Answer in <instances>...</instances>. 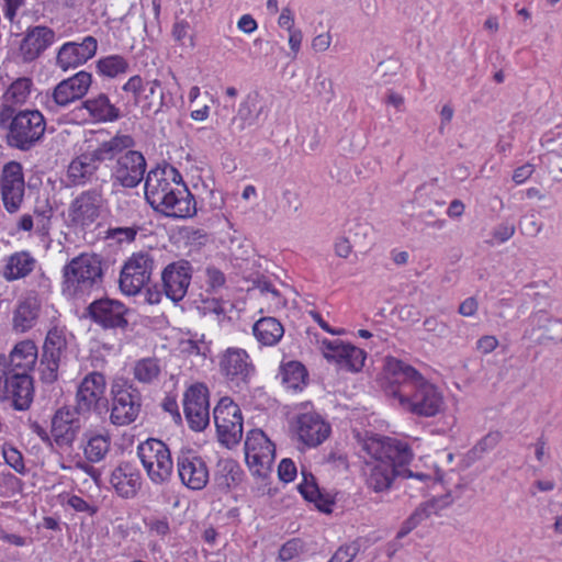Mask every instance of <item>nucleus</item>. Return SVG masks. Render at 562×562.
<instances>
[{
  "label": "nucleus",
  "instance_id": "30",
  "mask_svg": "<svg viewBox=\"0 0 562 562\" xmlns=\"http://www.w3.org/2000/svg\"><path fill=\"white\" fill-rule=\"evenodd\" d=\"M55 42V32L47 26L29 29L20 44L24 61H33Z\"/></svg>",
  "mask_w": 562,
  "mask_h": 562
},
{
  "label": "nucleus",
  "instance_id": "11",
  "mask_svg": "<svg viewBox=\"0 0 562 562\" xmlns=\"http://www.w3.org/2000/svg\"><path fill=\"white\" fill-rule=\"evenodd\" d=\"M397 405L418 416L432 417L441 412L443 396L435 384L422 376Z\"/></svg>",
  "mask_w": 562,
  "mask_h": 562
},
{
  "label": "nucleus",
  "instance_id": "38",
  "mask_svg": "<svg viewBox=\"0 0 562 562\" xmlns=\"http://www.w3.org/2000/svg\"><path fill=\"white\" fill-rule=\"evenodd\" d=\"M82 106L90 116L99 122H114L120 117L119 109L111 103L106 94L100 93L97 97L87 99Z\"/></svg>",
  "mask_w": 562,
  "mask_h": 562
},
{
  "label": "nucleus",
  "instance_id": "44",
  "mask_svg": "<svg viewBox=\"0 0 562 562\" xmlns=\"http://www.w3.org/2000/svg\"><path fill=\"white\" fill-rule=\"evenodd\" d=\"M305 551V546L301 539L293 538L286 541L279 551V559L283 562H299Z\"/></svg>",
  "mask_w": 562,
  "mask_h": 562
},
{
  "label": "nucleus",
  "instance_id": "12",
  "mask_svg": "<svg viewBox=\"0 0 562 562\" xmlns=\"http://www.w3.org/2000/svg\"><path fill=\"white\" fill-rule=\"evenodd\" d=\"M213 418L220 441L227 448L243 438L244 419L239 406L231 397H222L213 409Z\"/></svg>",
  "mask_w": 562,
  "mask_h": 562
},
{
  "label": "nucleus",
  "instance_id": "4",
  "mask_svg": "<svg viewBox=\"0 0 562 562\" xmlns=\"http://www.w3.org/2000/svg\"><path fill=\"white\" fill-rule=\"evenodd\" d=\"M61 293L68 300H85L102 285V260L94 254H80L61 269Z\"/></svg>",
  "mask_w": 562,
  "mask_h": 562
},
{
  "label": "nucleus",
  "instance_id": "7",
  "mask_svg": "<svg viewBox=\"0 0 562 562\" xmlns=\"http://www.w3.org/2000/svg\"><path fill=\"white\" fill-rule=\"evenodd\" d=\"M137 457L150 482L167 484L173 473V461L169 448L159 439L149 438L137 447Z\"/></svg>",
  "mask_w": 562,
  "mask_h": 562
},
{
  "label": "nucleus",
  "instance_id": "43",
  "mask_svg": "<svg viewBox=\"0 0 562 562\" xmlns=\"http://www.w3.org/2000/svg\"><path fill=\"white\" fill-rule=\"evenodd\" d=\"M32 216H34L35 232L41 236L47 235L50 226V218L53 216L52 206L47 203L42 206H36Z\"/></svg>",
  "mask_w": 562,
  "mask_h": 562
},
{
  "label": "nucleus",
  "instance_id": "26",
  "mask_svg": "<svg viewBox=\"0 0 562 562\" xmlns=\"http://www.w3.org/2000/svg\"><path fill=\"white\" fill-rule=\"evenodd\" d=\"M77 415L76 408L72 411L69 407H61L54 414L50 435L59 448H69L75 442L81 428Z\"/></svg>",
  "mask_w": 562,
  "mask_h": 562
},
{
  "label": "nucleus",
  "instance_id": "42",
  "mask_svg": "<svg viewBox=\"0 0 562 562\" xmlns=\"http://www.w3.org/2000/svg\"><path fill=\"white\" fill-rule=\"evenodd\" d=\"M97 70L102 76L114 78L128 70V61L121 55H109L97 61Z\"/></svg>",
  "mask_w": 562,
  "mask_h": 562
},
{
  "label": "nucleus",
  "instance_id": "8",
  "mask_svg": "<svg viewBox=\"0 0 562 562\" xmlns=\"http://www.w3.org/2000/svg\"><path fill=\"white\" fill-rule=\"evenodd\" d=\"M8 143L10 146L27 150L44 135L46 123L38 110H23L10 117Z\"/></svg>",
  "mask_w": 562,
  "mask_h": 562
},
{
  "label": "nucleus",
  "instance_id": "21",
  "mask_svg": "<svg viewBox=\"0 0 562 562\" xmlns=\"http://www.w3.org/2000/svg\"><path fill=\"white\" fill-rule=\"evenodd\" d=\"M192 265L188 260H178L167 265L161 272L162 292L173 303L182 301L192 279Z\"/></svg>",
  "mask_w": 562,
  "mask_h": 562
},
{
  "label": "nucleus",
  "instance_id": "37",
  "mask_svg": "<svg viewBox=\"0 0 562 562\" xmlns=\"http://www.w3.org/2000/svg\"><path fill=\"white\" fill-rule=\"evenodd\" d=\"M111 447V436L108 432L88 431L85 434L82 450L86 459L98 463L105 459Z\"/></svg>",
  "mask_w": 562,
  "mask_h": 562
},
{
  "label": "nucleus",
  "instance_id": "19",
  "mask_svg": "<svg viewBox=\"0 0 562 562\" xmlns=\"http://www.w3.org/2000/svg\"><path fill=\"white\" fill-rule=\"evenodd\" d=\"M128 308L124 303L114 299H100L88 306V315L91 321L103 329H122L127 325Z\"/></svg>",
  "mask_w": 562,
  "mask_h": 562
},
{
  "label": "nucleus",
  "instance_id": "46",
  "mask_svg": "<svg viewBox=\"0 0 562 562\" xmlns=\"http://www.w3.org/2000/svg\"><path fill=\"white\" fill-rule=\"evenodd\" d=\"M2 457L5 463L11 467L15 472L24 474L26 469L22 453L11 445H3Z\"/></svg>",
  "mask_w": 562,
  "mask_h": 562
},
{
  "label": "nucleus",
  "instance_id": "29",
  "mask_svg": "<svg viewBox=\"0 0 562 562\" xmlns=\"http://www.w3.org/2000/svg\"><path fill=\"white\" fill-rule=\"evenodd\" d=\"M110 483L119 496L133 498L142 487L143 477L135 464L122 462L112 471Z\"/></svg>",
  "mask_w": 562,
  "mask_h": 562
},
{
  "label": "nucleus",
  "instance_id": "34",
  "mask_svg": "<svg viewBox=\"0 0 562 562\" xmlns=\"http://www.w3.org/2000/svg\"><path fill=\"white\" fill-rule=\"evenodd\" d=\"M36 259L29 251H16L8 257L2 276L7 281H15L29 276L36 266Z\"/></svg>",
  "mask_w": 562,
  "mask_h": 562
},
{
  "label": "nucleus",
  "instance_id": "32",
  "mask_svg": "<svg viewBox=\"0 0 562 562\" xmlns=\"http://www.w3.org/2000/svg\"><path fill=\"white\" fill-rule=\"evenodd\" d=\"M32 81L29 78H19L13 81L4 92L2 99V109L0 111V120L9 121L15 113V106L22 105L30 97Z\"/></svg>",
  "mask_w": 562,
  "mask_h": 562
},
{
  "label": "nucleus",
  "instance_id": "3",
  "mask_svg": "<svg viewBox=\"0 0 562 562\" xmlns=\"http://www.w3.org/2000/svg\"><path fill=\"white\" fill-rule=\"evenodd\" d=\"M135 146L131 135L117 134L75 157L67 168V180L71 186L106 183V172L102 164L113 160L124 149Z\"/></svg>",
  "mask_w": 562,
  "mask_h": 562
},
{
  "label": "nucleus",
  "instance_id": "9",
  "mask_svg": "<svg viewBox=\"0 0 562 562\" xmlns=\"http://www.w3.org/2000/svg\"><path fill=\"white\" fill-rule=\"evenodd\" d=\"M423 375L412 366L394 357H386L380 383L384 393L397 404Z\"/></svg>",
  "mask_w": 562,
  "mask_h": 562
},
{
  "label": "nucleus",
  "instance_id": "40",
  "mask_svg": "<svg viewBox=\"0 0 562 562\" xmlns=\"http://www.w3.org/2000/svg\"><path fill=\"white\" fill-rule=\"evenodd\" d=\"M279 375L282 384L289 390L301 391L306 385L307 371L299 361L282 363Z\"/></svg>",
  "mask_w": 562,
  "mask_h": 562
},
{
  "label": "nucleus",
  "instance_id": "28",
  "mask_svg": "<svg viewBox=\"0 0 562 562\" xmlns=\"http://www.w3.org/2000/svg\"><path fill=\"white\" fill-rule=\"evenodd\" d=\"M92 83V75L80 70L74 76L61 80L53 91V100L60 106H66L82 99Z\"/></svg>",
  "mask_w": 562,
  "mask_h": 562
},
{
  "label": "nucleus",
  "instance_id": "36",
  "mask_svg": "<svg viewBox=\"0 0 562 562\" xmlns=\"http://www.w3.org/2000/svg\"><path fill=\"white\" fill-rule=\"evenodd\" d=\"M40 304L35 297H26L13 311L12 326L16 333H26L36 324Z\"/></svg>",
  "mask_w": 562,
  "mask_h": 562
},
{
  "label": "nucleus",
  "instance_id": "22",
  "mask_svg": "<svg viewBox=\"0 0 562 562\" xmlns=\"http://www.w3.org/2000/svg\"><path fill=\"white\" fill-rule=\"evenodd\" d=\"M66 346L64 329L53 327L48 330L41 359V379L44 383H53L57 380L60 359Z\"/></svg>",
  "mask_w": 562,
  "mask_h": 562
},
{
  "label": "nucleus",
  "instance_id": "13",
  "mask_svg": "<svg viewBox=\"0 0 562 562\" xmlns=\"http://www.w3.org/2000/svg\"><path fill=\"white\" fill-rule=\"evenodd\" d=\"M276 457V447L261 429H251L245 440L246 463L254 475L266 477Z\"/></svg>",
  "mask_w": 562,
  "mask_h": 562
},
{
  "label": "nucleus",
  "instance_id": "48",
  "mask_svg": "<svg viewBox=\"0 0 562 562\" xmlns=\"http://www.w3.org/2000/svg\"><path fill=\"white\" fill-rule=\"evenodd\" d=\"M138 233V227H110L106 231V238L115 240L119 244L132 243Z\"/></svg>",
  "mask_w": 562,
  "mask_h": 562
},
{
  "label": "nucleus",
  "instance_id": "59",
  "mask_svg": "<svg viewBox=\"0 0 562 562\" xmlns=\"http://www.w3.org/2000/svg\"><path fill=\"white\" fill-rule=\"evenodd\" d=\"M295 24V15H294V12L293 10L288 5V7H284L282 10H281V13L278 18V25L285 30V31H292V30H295L296 27L294 26Z\"/></svg>",
  "mask_w": 562,
  "mask_h": 562
},
{
  "label": "nucleus",
  "instance_id": "16",
  "mask_svg": "<svg viewBox=\"0 0 562 562\" xmlns=\"http://www.w3.org/2000/svg\"><path fill=\"white\" fill-rule=\"evenodd\" d=\"M110 422L114 426H127L136 420L142 407V395L131 384L112 386Z\"/></svg>",
  "mask_w": 562,
  "mask_h": 562
},
{
  "label": "nucleus",
  "instance_id": "50",
  "mask_svg": "<svg viewBox=\"0 0 562 562\" xmlns=\"http://www.w3.org/2000/svg\"><path fill=\"white\" fill-rule=\"evenodd\" d=\"M437 501L425 502L420 504L408 518L415 524V526H418L423 520L427 519L432 514H437Z\"/></svg>",
  "mask_w": 562,
  "mask_h": 562
},
{
  "label": "nucleus",
  "instance_id": "41",
  "mask_svg": "<svg viewBox=\"0 0 562 562\" xmlns=\"http://www.w3.org/2000/svg\"><path fill=\"white\" fill-rule=\"evenodd\" d=\"M161 373L160 361L154 357L137 360L133 367L134 379L143 384H150L158 380Z\"/></svg>",
  "mask_w": 562,
  "mask_h": 562
},
{
  "label": "nucleus",
  "instance_id": "53",
  "mask_svg": "<svg viewBox=\"0 0 562 562\" xmlns=\"http://www.w3.org/2000/svg\"><path fill=\"white\" fill-rule=\"evenodd\" d=\"M147 87V82H144L143 78L138 75L132 76L122 87L123 91L133 95L134 102L144 92Z\"/></svg>",
  "mask_w": 562,
  "mask_h": 562
},
{
  "label": "nucleus",
  "instance_id": "24",
  "mask_svg": "<svg viewBox=\"0 0 562 562\" xmlns=\"http://www.w3.org/2000/svg\"><path fill=\"white\" fill-rule=\"evenodd\" d=\"M322 350L328 361H333L340 369L350 372H359L363 368L367 358V353L361 348L340 339H324Z\"/></svg>",
  "mask_w": 562,
  "mask_h": 562
},
{
  "label": "nucleus",
  "instance_id": "60",
  "mask_svg": "<svg viewBox=\"0 0 562 562\" xmlns=\"http://www.w3.org/2000/svg\"><path fill=\"white\" fill-rule=\"evenodd\" d=\"M25 4V0H3V15L9 21L13 22L18 11Z\"/></svg>",
  "mask_w": 562,
  "mask_h": 562
},
{
  "label": "nucleus",
  "instance_id": "14",
  "mask_svg": "<svg viewBox=\"0 0 562 562\" xmlns=\"http://www.w3.org/2000/svg\"><path fill=\"white\" fill-rule=\"evenodd\" d=\"M111 168V179L114 187L134 189L143 181L147 162L144 155L133 147L124 149L114 157Z\"/></svg>",
  "mask_w": 562,
  "mask_h": 562
},
{
  "label": "nucleus",
  "instance_id": "54",
  "mask_svg": "<svg viewBox=\"0 0 562 562\" xmlns=\"http://www.w3.org/2000/svg\"><path fill=\"white\" fill-rule=\"evenodd\" d=\"M502 434L499 431H491L484 436L474 447V450L484 453L493 450L501 441Z\"/></svg>",
  "mask_w": 562,
  "mask_h": 562
},
{
  "label": "nucleus",
  "instance_id": "25",
  "mask_svg": "<svg viewBox=\"0 0 562 562\" xmlns=\"http://www.w3.org/2000/svg\"><path fill=\"white\" fill-rule=\"evenodd\" d=\"M177 471L181 483L192 491L203 490L209 482V468L200 456L180 454L177 459Z\"/></svg>",
  "mask_w": 562,
  "mask_h": 562
},
{
  "label": "nucleus",
  "instance_id": "57",
  "mask_svg": "<svg viewBox=\"0 0 562 562\" xmlns=\"http://www.w3.org/2000/svg\"><path fill=\"white\" fill-rule=\"evenodd\" d=\"M315 90L319 95L326 97L327 101H330L335 95L333 89V81L329 78L324 77L322 75H318L316 77Z\"/></svg>",
  "mask_w": 562,
  "mask_h": 562
},
{
  "label": "nucleus",
  "instance_id": "63",
  "mask_svg": "<svg viewBox=\"0 0 562 562\" xmlns=\"http://www.w3.org/2000/svg\"><path fill=\"white\" fill-rule=\"evenodd\" d=\"M146 526L151 532H155L157 536H166L169 533V522L166 518L160 519H150L146 522Z\"/></svg>",
  "mask_w": 562,
  "mask_h": 562
},
{
  "label": "nucleus",
  "instance_id": "6",
  "mask_svg": "<svg viewBox=\"0 0 562 562\" xmlns=\"http://www.w3.org/2000/svg\"><path fill=\"white\" fill-rule=\"evenodd\" d=\"M33 400V378L7 367L4 355H0V404L18 412H25L31 407Z\"/></svg>",
  "mask_w": 562,
  "mask_h": 562
},
{
  "label": "nucleus",
  "instance_id": "52",
  "mask_svg": "<svg viewBox=\"0 0 562 562\" xmlns=\"http://www.w3.org/2000/svg\"><path fill=\"white\" fill-rule=\"evenodd\" d=\"M359 552L357 544L341 546L328 562H352Z\"/></svg>",
  "mask_w": 562,
  "mask_h": 562
},
{
  "label": "nucleus",
  "instance_id": "31",
  "mask_svg": "<svg viewBox=\"0 0 562 562\" xmlns=\"http://www.w3.org/2000/svg\"><path fill=\"white\" fill-rule=\"evenodd\" d=\"M37 347L34 341L25 339L14 345L9 356H4L7 367L13 371L20 372L25 376H32L36 361Z\"/></svg>",
  "mask_w": 562,
  "mask_h": 562
},
{
  "label": "nucleus",
  "instance_id": "58",
  "mask_svg": "<svg viewBox=\"0 0 562 562\" xmlns=\"http://www.w3.org/2000/svg\"><path fill=\"white\" fill-rule=\"evenodd\" d=\"M67 505L70 506L74 510L78 513H88L89 515H93L97 512V508L86 502L82 497L78 495H71L67 499Z\"/></svg>",
  "mask_w": 562,
  "mask_h": 562
},
{
  "label": "nucleus",
  "instance_id": "27",
  "mask_svg": "<svg viewBox=\"0 0 562 562\" xmlns=\"http://www.w3.org/2000/svg\"><path fill=\"white\" fill-rule=\"evenodd\" d=\"M98 49L97 40L88 35L80 43L67 42L57 53L56 63L63 70L76 68L91 59Z\"/></svg>",
  "mask_w": 562,
  "mask_h": 562
},
{
  "label": "nucleus",
  "instance_id": "20",
  "mask_svg": "<svg viewBox=\"0 0 562 562\" xmlns=\"http://www.w3.org/2000/svg\"><path fill=\"white\" fill-rule=\"evenodd\" d=\"M0 191L4 209L9 213L16 212L24 198L25 182L20 162L9 161L1 171Z\"/></svg>",
  "mask_w": 562,
  "mask_h": 562
},
{
  "label": "nucleus",
  "instance_id": "45",
  "mask_svg": "<svg viewBox=\"0 0 562 562\" xmlns=\"http://www.w3.org/2000/svg\"><path fill=\"white\" fill-rule=\"evenodd\" d=\"M158 88H160V81L158 79L147 81V87L144 92L134 102L140 108L143 114L148 115L151 112L154 105L153 98Z\"/></svg>",
  "mask_w": 562,
  "mask_h": 562
},
{
  "label": "nucleus",
  "instance_id": "64",
  "mask_svg": "<svg viewBox=\"0 0 562 562\" xmlns=\"http://www.w3.org/2000/svg\"><path fill=\"white\" fill-rule=\"evenodd\" d=\"M237 27L246 34H251L258 29V23L252 15L243 14L237 21Z\"/></svg>",
  "mask_w": 562,
  "mask_h": 562
},
{
  "label": "nucleus",
  "instance_id": "33",
  "mask_svg": "<svg viewBox=\"0 0 562 562\" xmlns=\"http://www.w3.org/2000/svg\"><path fill=\"white\" fill-rule=\"evenodd\" d=\"M261 109H258V95L248 94L240 103L235 116L231 122V134L235 135L244 132L247 127L255 125L260 115Z\"/></svg>",
  "mask_w": 562,
  "mask_h": 562
},
{
  "label": "nucleus",
  "instance_id": "49",
  "mask_svg": "<svg viewBox=\"0 0 562 562\" xmlns=\"http://www.w3.org/2000/svg\"><path fill=\"white\" fill-rule=\"evenodd\" d=\"M423 325L427 333L439 339L448 337L450 333L448 324L435 316L427 317Z\"/></svg>",
  "mask_w": 562,
  "mask_h": 562
},
{
  "label": "nucleus",
  "instance_id": "23",
  "mask_svg": "<svg viewBox=\"0 0 562 562\" xmlns=\"http://www.w3.org/2000/svg\"><path fill=\"white\" fill-rule=\"evenodd\" d=\"M102 205L103 194L101 189L94 188L82 191L70 203L68 217L76 226H90L99 218Z\"/></svg>",
  "mask_w": 562,
  "mask_h": 562
},
{
  "label": "nucleus",
  "instance_id": "51",
  "mask_svg": "<svg viewBox=\"0 0 562 562\" xmlns=\"http://www.w3.org/2000/svg\"><path fill=\"white\" fill-rule=\"evenodd\" d=\"M189 23L186 21H179L172 26V36L173 38L182 46L189 45L190 47L194 46L193 37L189 35Z\"/></svg>",
  "mask_w": 562,
  "mask_h": 562
},
{
  "label": "nucleus",
  "instance_id": "35",
  "mask_svg": "<svg viewBox=\"0 0 562 562\" xmlns=\"http://www.w3.org/2000/svg\"><path fill=\"white\" fill-rule=\"evenodd\" d=\"M252 334L261 346L273 347L282 339L284 327L276 317H261L254 324Z\"/></svg>",
  "mask_w": 562,
  "mask_h": 562
},
{
  "label": "nucleus",
  "instance_id": "47",
  "mask_svg": "<svg viewBox=\"0 0 562 562\" xmlns=\"http://www.w3.org/2000/svg\"><path fill=\"white\" fill-rule=\"evenodd\" d=\"M222 471L225 473V484L228 488L239 484L243 481L244 471L233 460H226L222 464Z\"/></svg>",
  "mask_w": 562,
  "mask_h": 562
},
{
  "label": "nucleus",
  "instance_id": "56",
  "mask_svg": "<svg viewBox=\"0 0 562 562\" xmlns=\"http://www.w3.org/2000/svg\"><path fill=\"white\" fill-rule=\"evenodd\" d=\"M515 234V226L508 222H503L498 224L493 231L494 239L499 243H506Z\"/></svg>",
  "mask_w": 562,
  "mask_h": 562
},
{
  "label": "nucleus",
  "instance_id": "17",
  "mask_svg": "<svg viewBox=\"0 0 562 562\" xmlns=\"http://www.w3.org/2000/svg\"><path fill=\"white\" fill-rule=\"evenodd\" d=\"M154 270V258L149 252L133 254L124 263L120 274V289L126 295H136L149 282Z\"/></svg>",
  "mask_w": 562,
  "mask_h": 562
},
{
  "label": "nucleus",
  "instance_id": "61",
  "mask_svg": "<svg viewBox=\"0 0 562 562\" xmlns=\"http://www.w3.org/2000/svg\"><path fill=\"white\" fill-rule=\"evenodd\" d=\"M535 172V166L531 164H525L517 167L513 173V181L516 184H522L526 182Z\"/></svg>",
  "mask_w": 562,
  "mask_h": 562
},
{
  "label": "nucleus",
  "instance_id": "62",
  "mask_svg": "<svg viewBox=\"0 0 562 562\" xmlns=\"http://www.w3.org/2000/svg\"><path fill=\"white\" fill-rule=\"evenodd\" d=\"M206 282L213 290H216L224 285L225 276L221 270H218L214 267L207 268L206 269Z\"/></svg>",
  "mask_w": 562,
  "mask_h": 562
},
{
  "label": "nucleus",
  "instance_id": "1",
  "mask_svg": "<svg viewBox=\"0 0 562 562\" xmlns=\"http://www.w3.org/2000/svg\"><path fill=\"white\" fill-rule=\"evenodd\" d=\"M366 485L374 493L387 492L397 476L425 481L428 475L407 467L414 459L409 445L392 437L371 436L363 439Z\"/></svg>",
  "mask_w": 562,
  "mask_h": 562
},
{
  "label": "nucleus",
  "instance_id": "15",
  "mask_svg": "<svg viewBox=\"0 0 562 562\" xmlns=\"http://www.w3.org/2000/svg\"><path fill=\"white\" fill-rule=\"evenodd\" d=\"M220 373L237 386L248 384L256 374V367L249 353L239 347H227L217 355Z\"/></svg>",
  "mask_w": 562,
  "mask_h": 562
},
{
  "label": "nucleus",
  "instance_id": "55",
  "mask_svg": "<svg viewBox=\"0 0 562 562\" xmlns=\"http://www.w3.org/2000/svg\"><path fill=\"white\" fill-rule=\"evenodd\" d=\"M296 467L291 459H282L278 467V474L281 481L292 482L296 477Z\"/></svg>",
  "mask_w": 562,
  "mask_h": 562
},
{
  "label": "nucleus",
  "instance_id": "2",
  "mask_svg": "<svg viewBox=\"0 0 562 562\" xmlns=\"http://www.w3.org/2000/svg\"><path fill=\"white\" fill-rule=\"evenodd\" d=\"M145 198L150 206L168 217L189 218L196 214V202L171 165L151 169L145 179Z\"/></svg>",
  "mask_w": 562,
  "mask_h": 562
},
{
  "label": "nucleus",
  "instance_id": "18",
  "mask_svg": "<svg viewBox=\"0 0 562 562\" xmlns=\"http://www.w3.org/2000/svg\"><path fill=\"white\" fill-rule=\"evenodd\" d=\"M210 392L205 384H191L183 393V412L189 427L204 430L210 424Z\"/></svg>",
  "mask_w": 562,
  "mask_h": 562
},
{
  "label": "nucleus",
  "instance_id": "10",
  "mask_svg": "<svg viewBox=\"0 0 562 562\" xmlns=\"http://www.w3.org/2000/svg\"><path fill=\"white\" fill-rule=\"evenodd\" d=\"M294 434L306 448H316L328 439L331 426L325 417L311 407L302 404L293 420Z\"/></svg>",
  "mask_w": 562,
  "mask_h": 562
},
{
  "label": "nucleus",
  "instance_id": "39",
  "mask_svg": "<svg viewBox=\"0 0 562 562\" xmlns=\"http://www.w3.org/2000/svg\"><path fill=\"white\" fill-rule=\"evenodd\" d=\"M302 482L297 486L301 495L306 501L314 503L321 512L330 513L333 502L321 494L319 488L315 482V477L305 471H302Z\"/></svg>",
  "mask_w": 562,
  "mask_h": 562
},
{
  "label": "nucleus",
  "instance_id": "5",
  "mask_svg": "<svg viewBox=\"0 0 562 562\" xmlns=\"http://www.w3.org/2000/svg\"><path fill=\"white\" fill-rule=\"evenodd\" d=\"M105 363L104 358L98 356L91 358V364L94 370L86 374L77 387L75 407L78 414H100L106 407V379L99 371L104 368Z\"/></svg>",
  "mask_w": 562,
  "mask_h": 562
}]
</instances>
